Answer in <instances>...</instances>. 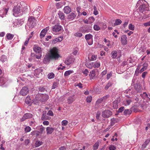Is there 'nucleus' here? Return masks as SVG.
Segmentation results:
<instances>
[{
    "label": "nucleus",
    "instance_id": "nucleus-60",
    "mask_svg": "<svg viewBox=\"0 0 150 150\" xmlns=\"http://www.w3.org/2000/svg\"><path fill=\"white\" fill-rule=\"evenodd\" d=\"M103 102L101 98L98 99L96 102V103L97 104H99V103Z\"/></svg>",
    "mask_w": 150,
    "mask_h": 150
},
{
    "label": "nucleus",
    "instance_id": "nucleus-12",
    "mask_svg": "<svg viewBox=\"0 0 150 150\" xmlns=\"http://www.w3.org/2000/svg\"><path fill=\"white\" fill-rule=\"evenodd\" d=\"M54 128L52 127H47L46 128V130L47 134H51L54 130Z\"/></svg>",
    "mask_w": 150,
    "mask_h": 150
},
{
    "label": "nucleus",
    "instance_id": "nucleus-27",
    "mask_svg": "<svg viewBox=\"0 0 150 150\" xmlns=\"http://www.w3.org/2000/svg\"><path fill=\"white\" fill-rule=\"evenodd\" d=\"M74 72V71L73 70H69L66 71L64 74V76H67Z\"/></svg>",
    "mask_w": 150,
    "mask_h": 150
},
{
    "label": "nucleus",
    "instance_id": "nucleus-64",
    "mask_svg": "<svg viewBox=\"0 0 150 150\" xmlns=\"http://www.w3.org/2000/svg\"><path fill=\"white\" fill-rule=\"evenodd\" d=\"M116 101V102L117 103H119L120 102V98H116V99L114 101Z\"/></svg>",
    "mask_w": 150,
    "mask_h": 150
},
{
    "label": "nucleus",
    "instance_id": "nucleus-45",
    "mask_svg": "<svg viewBox=\"0 0 150 150\" xmlns=\"http://www.w3.org/2000/svg\"><path fill=\"white\" fill-rule=\"evenodd\" d=\"M93 29L95 30L98 31L100 29V28L99 26L95 25L93 26Z\"/></svg>",
    "mask_w": 150,
    "mask_h": 150
},
{
    "label": "nucleus",
    "instance_id": "nucleus-46",
    "mask_svg": "<svg viewBox=\"0 0 150 150\" xmlns=\"http://www.w3.org/2000/svg\"><path fill=\"white\" fill-rule=\"evenodd\" d=\"M118 103L116 102V101H114L113 102V107L114 109H117L118 108Z\"/></svg>",
    "mask_w": 150,
    "mask_h": 150
},
{
    "label": "nucleus",
    "instance_id": "nucleus-13",
    "mask_svg": "<svg viewBox=\"0 0 150 150\" xmlns=\"http://www.w3.org/2000/svg\"><path fill=\"white\" fill-rule=\"evenodd\" d=\"M75 98L74 97V95L69 96L67 100L68 103L69 104L72 103L75 100Z\"/></svg>",
    "mask_w": 150,
    "mask_h": 150
},
{
    "label": "nucleus",
    "instance_id": "nucleus-43",
    "mask_svg": "<svg viewBox=\"0 0 150 150\" xmlns=\"http://www.w3.org/2000/svg\"><path fill=\"white\" fill-rule=\"evenodd\" d=\"M31 130L30 127L29 126L26 127L25 128V131L26 133L30 132Z\"/></svg>",
    "mask_w": 150,
    "mask_h": 150
},
{
    "label": "nucleus",
    "instance_id": "nucleus-17",
    "mask_svg": "<svg viewBox=\"0 0 150 150\" xmlns=\"http://www.w3.org/2000/svg\"><path fill=\"white\" fill-rule=\"evenodd\" d=\"M134 88L136 91L138 92L139 91L142 89V87L140 85L139 83L135 84L134 85Z\"/></svg>",
    "mask_w": 150,
    "mask_h": 150
},
{
    "label": "nucleus",
    "instance_id": "nucleus-34",
    "mask_svg": "<svg viewBox=\"0 0 150 150\" xmlns=\"http://www.w3.org/2000/svg\"><path fill=\"white\" fill-rule=\"evenodd\" d=\"M122 23V21L119 19H117L115 21V22L114 24V25H118Z\"/></svg>",
    "mask_w": 150,
    "mask_h": 150
},
{
    "label": "nucleus",
    "instance_id": "nucleus-23",
    "mask_svg": "<svg viewBox=\"0 0 150 150\" xmlns=\"http://www.w3.org/2000/svg\"><path fill=\"white\" fill-rule=\"evenodd\" d=\"M95 71L94 70L91 71L90 72V74L89 76L92 79H93L96 76Z\"/></svg>",
    "mask_w": 150,
    "mask_h": 150
},
{
    "label": "nucleus",
    "instance_id": "nucleus-6",
    "mask_svg": "<svg viewBox=\"0 0 150 150\" xmlns=\"http://www.w3.org/2000/svg\"><path fill=\"white\" fill-rule=\"evenodd\" d=\"M42 10V8L40 6H38L37 8L35 9L33 12V16L38 17V16L40 15Z\"/></svg>",
    "mask_w": 150,
    "mask_h": 150
},
{
    "label": "nucleus",
    "instance_id": "nucleus-55",
    "mask_svg": "<svg viewBox=\"0 0 150 150\" xmlns=\"http://www.w3.org/2000/svg\"><path fill=\"white\" fill-rule=\"evenodd\" d=\"M132 101V100L130 99H126V102L127 105H129Z\"/></svg>",
    "mask_w": 150,
    "mask_h": 150
},
{
    "label": "nucleus",
    "instance_id": "nucleus-3",
    "mask_svg": "<svg viewBox=\"0 0 150 150\" xmlns=\"http://www.w3.org/2000/svg\"><path fill=\"white\" fill-rule=\"evenodd\" d=\"M62 27L59 25H55L52 27V32L57 34L58 33L62 30Z\"/></svg>",
    "mask_w": 150,
    "mask_h": 150
},
{
    "label": "nucleus",
    "instance_id": "nucleus-36",
    "mask_svg": "<svg viewBox=\"0 0 150 150\" xmlns=\"http://www.w3.org/2000/svg\"><path fill=\"white\" fill-rule=\"evenodd\" d=\"M38 129L40 131L39 132L40 134H43L44 132V133H45V128L43 126H41Z\"/></svg>",
    "mask_w": 150,
    "mask_h": 150
},
{
    "label": "nucleus",
    "instance_id": "nucleus-2",
    "mask_svg": "<svg viewBox=\"0 0 150 150\" xmlns=\"http://www.w3.org/2000/svg\"><path fill=\"white\" fill-rule=\"evenodd\" d=\"M144 1H145L144 0H139L137 2V6L140 5L139 10L140 12L143 13L144 11L147 10V6L144 3Z\"/></svg>",
    "mask_w": 150,
    "mask_h": 150
},
{
    "label": "nucleus",
    "instance_id": "nucleus-62",
    "mask_svg": "<svg viewBox=\"0 0 150 150\" xmlns=\"http://www.w3.org/2000/svg\"><path fill=\"white\" fill-rule=\"evenodd\" d=\"M144 25L145 26H150V21L144 23Z\"/></svg>",
    "mask_w": 150,
    "mask_h": 150
},
{
    "label": "nucleus",
    "instance_id": "nucleus-26",
    "mask_svg": "<svg viewBox=\"0 0 150 150\" xmlns=\"http://www.w3.org/2000/svg\"><path fill=\"white\" fill-rule=\"evenodd\" d=\"M74 59L73 58H69L65 61V63L67 65H69L72 64V62L71 61H73Z\"/></svg>",
    "mask_w": 150,
    "mask_h": 150
},
{
    "label": "nucleus",
    "instance_id": "nucleus-51",
    "mask_svg": "<svg viewBox=\"0 0 150 150\" xmlns=\"http://www.w3.org/2000/svg\"><path fill=\"white\" fill-rule=\"evenodd\" d=\"M82 34L81 33H76L74 34V36L76 37H80L82 36Z\"/></svg>",
    "mask_w": 150,
    "mask_h": 150
},
{
    "label": "nucleus",
    "instance_id": "nucleus-11",
    "mask_svg": "<svg viewBox=\"0 0 150 150\" xmlns=\"http://www.w3.org/2000/svg\"><path fill=\"white\" fill-rule=\"evenodd\" d=\"M40 100L42 102H45L49 98V96L46 94H42L41 96Z\"/></svg>",
    "mask_w": 150,
    "mask_h": 150
},
{
    "label": "nucleus",
    "instance_id": "nucleus-19",
    "mask_svg": "<svg viewBox=\"0 0 150 150\" xmlns=\"http://www.w3.org/2000/svg\"><path fill=\"white\" fill-rule=\"evenodd\" d=\"M150 142V139H146L144 143L142 145V148L143 149H144Z\"/></svg>",
    "mask_w": 150,
    "mask_h": 150
},
{
    "label": "nucleus",
    "instance_id": "nucleus-30",
    "mask_svg": "<svg viewBox=\"0 0 150 150\" xmlns=\"http://www.w3.org/2000/svg\"><path fill=\"white\" fill-rule=\"evenodd\" d=\"M148 64L147 63H145L143 65V67L140 70V72H142L146 69L148 67Z\"/></svg>",
    "mask_w": 150,
    "mask_h": 150
},
{
    "label": "nucleus",
    "instance_id": "nucleus-58",
    "mask_svg": "<svg viewBox=\"0 0 150 150\" xmlns=\"http://www.w3.org/2000/svg\"><path fill=\"white\" fill-rule=\"evenodd\" d=\"M100 115V113L99 112H98L96 115V118L97 120H99V117Z\"/></svg>",
    "mask_w": 150,
    "mask_h": 150
},
{
    "label": "nucleus",
    "instance_id": "nucleus-10",
    "mask_svg": "<svg viewBox=\"0 0 150 150\" xmlns=\"http://www.w3.org/2000/svg\"><path fill=\"white\" fill-rule=\"evenodd\" d=\"M32 116L33 115L31 113H26L24 115L22 119H21V121L22 122L24 121L26 119L32 118Z\"/></svg>",
    "mask_w": 150,
    "mask_h": 150
},
{
    "label": "nucleus",
    "instance_id": "nucleus-39",
    "mask_svg": "<svg viewBox=\"0 0 150 150\" xmlns=\"http://www.w3.org/2000/svg\"><path fill=\"white\" fill-rule=\"evenodd\" d=\"M121 42L123 45H126L127 42V41L126 40V38H121Z\"/></svg>",
    "mask_w": 150,
    "mask_h": 150
},
{
    "label": "nucleus",
    "instance_id": "nucleus-41",
    "mask_svg": "<svg viewBox=\"0 0 150 150\" xmlns=\"http://www.w3.org/2000/svg\"><path fill=\"white\" fill-rule=\"evenodd\" d=\"M42 144V142L39 141H37L35 143V146L36 147H38L41 145Z\"/></svg>",
    "mask_w": 150,
    "mask_h": 150
},
{
    "label": "nucleus",
    "instance_id": "nucleus-31",
    "mask_svg": "<svg viewBox=\"0 0 150 150\" xmlns=\"http://www.w3.org/2000/svg\"><path fill=\"white\" fill-rule=\"evenodd\" d=\"M7 59V57L4 55H2L0 58V60L3 62H4L5 61H6Z\"/></svg>",
    "mask_w": 150,
    "mask_h": 150
},
{
    "label": "nucleus",
    "instance_id": "nucleus-50",
    "mask_svg": "<svg viewBox=\"0 0 150 150\" xmlns=\"http://www.w3.org/2000/svg\"><path fill=\"white\" fill-rule=\"evenodd\" d=\"M16 24L18 25H21L23 23V22L21 21V20H18L16 21Z\"/></svg>",
    "mask_w": 150,
    "mask_h": 150
},
{
    "label": "nucleus",
    "instance_id": "nucleus-5",
    "mask_svg": "<svg viewBox=\"0 0 150 150\" xmlns=\"http://www.w3.org/2000/svg\"><path fill=\"white\" fill-rule=\"evenodd\" d=\"M112 112L109 110H105L102 113V116L105 118H108L112 115Z\"/></svg>",
    "mask_w": 150,
    "mask_h": 150
},
{
    "label": "nucleus",
    "instance_id": "nucleus-1",
    "mask_svg": "<svg viewBox=\"0 0 150 150\" xmlns=\"http://www.w3.org/2000/svg\"><path fill=\"white\" fill-rule=\"evenodd\" d=\"M60 57L59 54L58 50L56 47H54L50 49L49 53L45 57L43 62L45 64H47L50 62V60H57Z\"/></svg>",
    "mask_w": 150,
    "mask_h": 150
},
{
    "label": "nucleus",
    "instance_id": "nucleus-28",
    "mask_svg": "<svg viewBox=\"0 0 150 150\" xmlns=\"http://www.w3.org/2000/svg\"><path fill=\"white\" fill-rule=\"evenodd\" d=\"M132 113V111L129 109H125L124 112V114L125 115H129Z\"/></svg>",
    "mask_w": 150,
    "mask_h": 150
},
{
    "label": "nucleus",
    "instance_id": "nucleus-29",
    "mask_svg": "<svg viewBox=\"0 0 150 150\" xmlns=\"http://www.w3.org/2000/svg\"><path fill=\"white\" fill-rule=\"evenodd\" d=\"M111 57L113 58H115L117 56V52L116 51H113L111 53Z\"/></svg>",
    "mask_w": 150,
    "mask_h": 150
},
{
    "label": "nucleus",
    "instance_id": "nucleus-63",
    "mask_svg": "<svg viewBox=\"0 0 150 150\" xmlns=\"http://www.w3.org/2000/svg\"><path fill=\"white\" fill-rule=\"evenodd\" d=\"M88 71L87 69H85L83 72V73L84 74H85L86 76H87L88 75Z\"/></svg>",
    "mask_w": 150,
    "mask_h": 150
},
{
    "label": "nucleus",
    "instance_id": "nucleus-9",
    "mask_svg": "<svg viewBox=\"0 0 150 150\" xmlns=\"http://www.w3.org/2000/svg\"><path fill=\"white\" fill-rule=\"evenodd\" d=\"M50 29L49 26L46 27L45 29H43L41 31L40 34V36L41 38L44 37L46 34L47 31Z\"/></svg>",
    "mask_w": 150,
    "mask_h": 150
},
{
    "label": "nucleus",
    "instance_id": "nucleus-56",
    "mask_svg": "<svg viewBox=\"0 0 150 150\" xmlns=\"http://www.w3.org/2000/svg\"><path fill=\"white\" fill-rule=\"evenodd\" d=\"M47 115H48L53 116L54 115L52 111L51 110L49 111L47 113Z\"/></svg>",
    "mask_w": 150,
    "mask_h": 150
},
{
    "label": "nucleus",
    "instance_id": "nucleus-53",
    "mask_svg": "<svg viewBox=\"0 0 150 150\" xmlns=\"http://www.w3.org/2000/svg\"><path fill=\"white\" fill-rule=\"evenodd\" d=\"M58 83L56 82H54L52 86V89H54L57 87Z\"/></svg>",
    "mask_w": 150,
    "mask_h": 150
},
{
    "label": "nucleus",
    "instance_id": "nucleus-7",
    "mask_svg": "<svg viewBox=\"0 0 150 150\" xmlns=\"http://www.w3.org/2000/svg\"><path fill=\"white\" fill-rule=\"evenodd\" d=\"M28 23L32 27H33L36 25L35 19L33 16H31L29 18L28 20Z\"/></svg>",
    "mask_w": 150,
    "mask_h": 150
},
{
    "label": "nucleus",
    "instance_id": "nucleus-32",
    "mask_svg": "<svg viewBox=\"0 0 150 150\" xmlns=\"http://www.w3.org/2000/svg\"><path fill=\"white\" fill-rule=\"evenodd\" d=\"M63 38H55L53 40L52 42L53 43L55 44L57 42H60L63 40Z\"/></svg>",
    "mask_w": 150,
    "mask_h": 150
},
{
    "label": "nucleus",
    "instance_id": "nucleus-35",
    "mask_svg": "<svg viewBox=\"0 0 150 150\" xmlns=\"http://www.w3.org/2000/svg\"><path fill=\"white\" fill-rule=\"evenodd\" d=\"M87 67L90 69H91L93 67V62H91L90 63H86L85 64Z\"/></svg>",
    "mask_w": 150,
    "mask_h": 150
},
{
    "label": "nucleus",
    "instance_id": "nucleus-57",
    "mask_svg": "<svg viewBox=\"0 0 150 150\" xmlns=\"http://www.w3.org/2000/svg\"><path fill=\"white\" fill-rule=\"evenodd\" d=\"M109 97V95H106L101 98L103 102L105 101Z\"/></svg>",
    "mask_w": 150,
    "mask_h": 150
},
{
    "label": "nucleus",
    "instance_id": "nucleus-59",
    "mask_svg": "<svg viewBox=\"0 0 150 150\" xmlns=\"http://www.w3.org/2000/svg\"><path fill=\"white\" fill-rule=\"evenodd\" d=\"M125 109V108L124 107H121L119 108L118 110V112H121Z\"/></svg>",
    "mask_w": 150,
    "mask_h": 150
},
{
    "label": "nucleus",
    "instance_id": "nucleus-4",
    "mask_svg": "<svg viewBox=\"0 0 150 150\" xmlns=\"http://www.w3.org/2000/svg\"><path fill=\"white\" fill-rule=\"evenodd\" d=\"M21 6H22L20 4H18L16 6H14L13 9V15L15 16H16L15 15L16 14H18L21 12Z\"/></svg>",
    "mask_w": 150,
    "mask_h": 150
},
{
    "label": "nucleus",
    "instance_id": "nucleus-42",
    "mask_svg": "<svg viewBox=\"0 0 150 150\" xmlns=\"http://www.w3.org/2000/svg\"><path fill=\"white\" fill-rule=\"evenodd\" d=\"M93 67L94 68H98L100 65V64L99 62H96L93 64Z\"/></svg>",
    "mask_w": 150,
    "mask_h": 150
},
{
    "label": "nucleus",
    "instance_id": "nucleus-16",
    "mask_svg": "<svg viewBox=\"0 0 150 150\" xmlns=\"http://www.w3.org/2000/svg\"><path fill=\"white\" fill-rule=\"evenodd\" d=\"M63 11L65 13L68 14L71 11V9L69 6H66L63 9Z\"/></svg>",
    "mask_w": 150,
    "mask_h": 150
},
{
    "label": "nucleus",
    "instance_id": "nucleus-44",
    "mask_svg": "<svg viewBox=\"0 0 150 150\" xmlns=\"http://www.w3.org/2000/svg\"><path fill=\"white\" fill-rule=\"evenodd\" d=\"M128 28L129 30H134V25H132V24L130 23L129 25Z\"/></svg>",
    "mask_w": 150,
    "mask_h": 150
},
{
    "label": "nucleus",
    "instance_id": "nucleus-52",
    "mask_svg": "<svg viewBox=\"0 0 150 150\" xmlns=\"http://www.w3.org/2000/svg\"><path fill=\"white\" fill-rule=\"evenodd\" d=\"M45 90V88L43 87H40L38 88V90L39 91L42 92H44Z\"/></svg>",
    "mask_w": 150,
    "mask_h": 150
},
{
    "label": "nucleus",
    "instance_id": "nucleus-24",
    "mask_svg": "<svg viewBox=\"0 0 150 150\" xmlns=\"http://www.w3.org/2000/svg\"><path fill=\"white\" fill-rule=\"evenodd\" d=\"M58 15L59 18L61 20H64V15L63 13L59 11L58 13Z\"/></svg>",
    "mask_w": 150,
    "mask_h": 150
},
{
    "label": "nucleus",
    "instance_id": "nucleus-61",
    "mask_svg": "<svg viewBox=\"0 0 150 150\" xmlns=\"http://www.w3.org/2000/svg\"><path fill=\"white\" fill-rule=\"evenodd\" d=\"M14 36L13 35L10 33H8L6 35V38H13Z\"/></svg>",
    "mask_w": 150,
    "mask_h": 150
},
{
    "label": "nucleus",
    "instance_id": "nucleus-48",
    "mask_svg": "<svg viewBox=\"0 0 150 150\" xmlns=\"http://www.w3.org/2000/svg\"><path fill=\"white\" fill-rule=\"evenodd\" d=\"M99 146L98 143V142H96L94 145H93V150H96L98 149V147Z\"/></svg>",
    "mask_w": 150,
    "mask_h": 150
},
{
    "label": "nucleus",
    "instance_id": "nucleus-38",
    "mask_svg": "<svg viewBox=\"0 0 150 150\" xmlns=\"http://www.w3.org/2000/svg\"><path fill=\"white\" fill-rule=\"evenodd\" d=\"M54 77V74L53 73H51L48 74L47 77L49 79L53 78Z\"/></svg>",
    "mask_w": 150,
    "mask_h": 150
},
{
    "label": "nucleus",
    "instance_id": "nucleus-54",
    "mask_svg": "<svg viewBox=\"0 0 150 150\" xmlns=\"http://www.w3.org/2000/svg\"><path fill=\"white\" fill-rule=\"evenodd\" d=\"M109 149L110 150H115L116 148L114 145H111L109 146Z\"/></svg>",
    "mask_w": 150,
    "mask_h": 150
},
{
    "label": "nucleus",
    "instance_id": "nucleus-25",
    "mask_svg": "<svg viewBox=\"0 0 150 150\" xmlns=\"http://www.w3.org/2000/svg\"><path fill=\"white\" fill-rule=\"evenodd\" d=\"M47 115H47L45 113L42 114L41 117L42 120H45L49 119V117Z\"/></svg>",
    "mask_w": 150,
    "mask_h": 150
},
{
    "label": "nucleus",
    "instance_id": "nucleus-8",
    "mask_svg": "<svg viewBox=\"0 0 150 150\" xmlns=\"http://www.w3.org/2000/svg\"><path fill=\"white\" fill-rule=\"evenodd\" d=\"M29 92L28 88L27 87H23L20 91V94L22 96H25L27 95Z\"/></svg>",
    "mask_w": 150,
    "mask_h": 150
},
{
    "label": "nucleus",
    "instance_id": "nucleus-18",
    "mask_svg": "<svg viewBox=\"0 0 150 150\" xmlns=\"http://www.w3.org/2000/svg\"><path fill=\"white\" fill-rule=\"evenodd\" d=\"M25 103L26 104H28L29 105H30L32 103V100L30 99V96H27L25 100Z\"/></svg>",
    "mask_w": 150,
    "mask_h": 150
},
{
    "label": "nucleus",
    "instance_id": "nucleus-37",
    "mask_svg": "<svg viewBox=\"0 0 150 150\" xmlns=\"http://www.w3.org/2000/svg\"><path fill=\"white\" fill-rule=\"evenodd\" d=\"M112 85V83L111 82L109 81L105 86V89L107 90L110 86H111Z\"/></svg>",
    "mask_w": 150,
    "mask_h": 150
},
{
    "label": "nucleus",
    "instance_id": "nucleus-33",
    "mask_svg": "<svg viewBox=\"0 0 150 150\" xmlns=\"http://www.w3.org/2000/svg\"><path fill=\"white\" fill-rule=\"evenodd\" d=\"M88 44L89 45H91L93 43V38H85Z\"/></svg>",
    "mask_w": 150,
    "mask_h": 150
},
{
    "label": "nucleus",
    "instance_id": "nucleus-49",
    "mask_svg": "<svg viewBox=\"0 0 150 150\" xmlns=\"http://www.w3.org/2000/svg\"><path fill=\"white\" fill-rule=\"evenodd\" d=\"M92 98L91 96L87 97L86 99L87 102L88 103H90L92 100Z\"/></svg>",
    "mask_w": 150,
    "mask_h": 150
},
{
    "label": "nucleus",
    "instance_id": "nucleus-15",
    "mask_svg": "<svg viewBox=\"0 0 150 150\" xmlns=\"http://www.w3.org/2000/svg\"><path fill=\"white\" fill-rule=\"evenodd\" d=\"M140 96L143 99H147V100L150 101V98L149 97L148 95L146 92H144L143 93L140 94Z\"/></svg>",
    "mask_w": 150,
    "mask_h": 150
},
{
    "label": "nucleus",
    "instance_id": "nucleus-22",
    "mask_svg": "<svg viewBox=\"0 0 150 150\" xmlns=\"http://www.w3.org/2000/svg\"><path fill=\"white\" fill-rule=\"evenodd\" d=\"M88 58L90 61H94L97 58V56L95 55H89L88 56Z\"/></svg>",
    "mask_w": 150,
    "mask_h": 150
},
{
    "label": "nucleus",
    "instance_id": "nucleus-47",
    "mask_svg": "<svg viewBox=\"0 0 150 150\" xmlns=\"http://www.w3.org/2000/svg\"><path fill=\"white\" fill-rule=\"evenodd\" d=\"M68 122L67 120H64L62 121V125L63 126H65L68 124Z\"/></svg>",
    "mask_w": 150,
    "mask_h": 150
},
{
    "label": "nucleus",
    "instance_id": "nucleus-20",
    "mask_svg": "<svg viewBox=\"0 0 150 150\" xmlns=\"http://www.w3.org/2000/svg\"><path fill=\"white\" fill-rule=\"evenodd\" d=\"M118 122V120L117 118H113L111 119V125L112 126L115 123Z\"/></svg>",
    "mask_w": 150,
    "mask_h": 150
},
{
    "label": "nucleus",
    "instance_id": "nucleus-21",
    "mask_svg": "<svg viewBox=\"0 0 150 150\" xmlns=\"http://www.w3.org/2000/svg\"><path fill=\"white\" fill-rule=\"evenodd\" d=\"M34 51L36 53H40L41 52V48L39 47H35L33 48Z\"/></svg>",
    "mask_w": 150,
    "mask_h": 150
},
{
    "label": "nucleus",
    "instance_id": "nucleus-40",
    "mask_svg": "<svg viewBox=\"0 0 150 150\" xmlns=\"http://www.w3.org/2000/svg\"><path fill=\"white\" fill-rule=\"evenodd\" d=\"M88 19L89 20V23L90 24L92 23L95 21V19L93 16L89 17Z\"/></svg>",
    "mask_w": 150,
    "mask_h": 150
},
{
    "label": "nucleus",
    "instance_id": "nucleus-14",
    "mask_svg": "<svg viewBox=\"0 0 150 150\" xmlns=\"http://www.w3.org/2000/svg\"><path fill=\"white\" fill-rule=\"evenodd\" d=\"M76 16V14L74 13H71L68 16V18L70 21L72 20Z\"/></svg>",
    "mask_w": 150,
    "mask_h": 150
}]
</instances>
